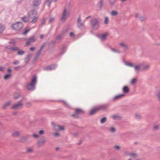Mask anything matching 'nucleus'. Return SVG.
Here are the masks:
<instances>
[{
    "label": "nucleus",
    "mask_w": 160,
    "mask_h": 160,
    "mask_svg": "<svg viewBox=\"0 0 160 160\" xmlns=\"http://www.w3.org/2000/svg\"><path fill=\"white\" fill-rule=\"evenodd\" d=\"M125 154L126 155H129L132 158H135L137 156V154L136 153H129L128 152H125Z\"/></svg>",
    "instance_id": "nucleus-12"
},
{
    "label": "nucleus",
    "mask_w": 160,
    "mask_h": 160,
    "mask_svg": "<svg viewBox=\"0 0 160 160\" xmlns=\"http://www.w3.org/2000/svg\"><path fill=\"white\" fill-rule=\"evenodd\" d=\"M45 133L43 129L40 130L38 132V134L40 135H43Z\"/></svg>",
    "instance_id": "nucleus-36"
},
{
    "label": "nucleus",
    "mask_w": 160,
    "mask_h": 160,
    "mask_svg": "<svg viewBox=\"0 0 160 160\" xmlns=\"http://www.w3.org/2000/svg\"><path fill=\"white\" fill-rule=\"evenodd\" d=\"M22 19L23 22H28L29 21L28 18L26 16H24L22 18Z\"/></svg>",
    "instance_id": "nucleus-20"
},
{
    "label": "nucleus",
    "mask_w": 160,
    "mask_h": 160,
    "mask_svg": "<svg viewBox=\"0 0 160 160\" xmlns=\"http://www.w3.org/2000/svg\"><path fill=\"white\" fill-rule=\"evenodd\" d=\"M51 3V1L49 0H47L46 2V4L47 5V6L48 7H49Z\"/></svg>",
    "instance_id": "nucleus-44"
},
{
    "label": "nucleus",
    "mask_w": 160,
    "mask_h": 160,
    "mask_svg": "<svg viewBox=\"0 0 160 160\" xmlns=\"http://www.w3.org/2000/svg\"><path fill=\"white\" fill-rule=\"evenodd\" d=\"M9 49L11 50H12V51H18V47H11V48H10Z\"/></svg>",
    "instance_id": "nucleus-39"
},
{
    "label": "nucleus",
    "mask_w": 160,
    "mask_h": 160,
    "mask_svg": "<svg viewBox=\"0 0 160 160\" xmlns=\"http://www.w3.org/2000/svg\"><path fill=\"white\" fill-rule=\"evenodd\" d=\"M5 68L3 67H0V71H3L4 70Z\"/></svg>",
    "instance_id": "nucleus-56"
},
{
    "label": "nucleus",
    "mask_w": 160,
    "mask_h": 160,
    "mask_svg": "<svg viewBox=\"0 0 160 160\" xmlns=\"http://www.w3.org/2000/svg\"><path fill=\"white\" fill-rule=\"evenodd\" d=\"M146 19V17L144 16H140L138 18V20L141 22L144 21Z\"/></svg>",
    "instance_id": "nucleus-17"
},
{
    "label": "nucleus",
    "mask_w": 160,
    "mask_h": 160,
    "mask_svg": "<svg viewBox=\"0 0 160 160\" xmlns=\"http://www.w3.org/2000/svg\"><path fill=\"white\" fill-rule=\"evenodd\" d=\"M5 29L4 26L1 24L0 23V33H2Z\"/></svg>",
    "instance_id": "nucleus-23"
},
{
    "label": "nucleus",
    "mask_w": 160,
    "mask_h": 160,
    "mask_svg": "<svg viewBox=\"0 0 160 160\" xmlns=\"http://www.w3.org/2000/svg\"><path fill=\"white\" fill-rule=\"evenodd\" d=\"M78 25L79 27L82 26L83 25V23L81 22V19L80 17H79L78 19Z\"/></svg>",
    "instance_id": "nucleus-25"
},
{
    "label": "nucleus",
    "mask_w": 160,
    "mask_h": 160,
    "mask_svg": "<svg viewBox=\"0 0 160 160\" xmlns=\"http://www.w3.org/2000/svg\"><path fill=\"white\" fill-rule=\"evenodd\" d=\"M76 114H78L81 113H83V112L82 110L80 109L77 108L75 109Z\"/></svg>",
    "instance_id": "nucleus-31"
},
{
    "label": "nucleus",
    "mask_w": 160,
    "mask_h": 160,
    "mask_svg": "<svg viewBox=\"0 0 160 160\" xmlns=\"http://www.w3.org/2000/svg\"><path fill=\"white\" fill-rule=\"evenodd\" d=\"M72 116L74 117L78 118L77 116H76L75 114H72Z\"/></svg>",
    "instance_id": "nucleus-61"
},
{
    "label": "nucleus",
    "mask_w": 160,
    "mask_h": 160,
    "mask_svg": "<svg viewBox=\"0 0 160 160\" xmlns=\"http://www.w3.org/2000/svg\"><path fill=\"white\" fill-rule=\"evenodd\" d=\"M30 28H27L24 30V31L22 32V34L24 35H26L28 33V32L30 30Z\"/></svg>",
    "instance_id": "nucleus-30"
},
{
    "label": "nucleus",
    "mask_w": 160,
    "mask_h": 160,
    "mask_svg": "<svg viewBox=\"0 0 160 160\" xmlns=\"http://www.w3.org/2000/svg\"><path fill=\"white\" fill-rule=\"evenodd\" d=\"M98 19L97 18H93L91 21L92 25L94 28H95L98 25Z\"/></svg>",
    "instance_id": "nucleus-5"
},
{
    "label": "nucleus",
    "mask_w": 160,
    "mask_h": 160,
    "mask_svg": "<svg viewBox=\"0 0 160 160\" xmlns=\"http://www.w3.org/2000/svg\"><path fill=\"white\" fill-rule=\"evenodd\" d=\"M107 107L106 105H102V106H100V108H99V109H102V110H105V109H106Z\"/></svg>",
    "instance_id": "nucleus-42"
},
{
    "label": "nucleus",
    "mask_w": 160,
    "mask_h": 160,
    "mask_svg": "<svg viewBox=\"0 0 160 160\" xmlns=\"http://www.w3.org/2000/svg\"><path fill=\"white\" fill-rule=\"evenodd\" d=\"M33 18V19L31 21V22L32 23H34L36 22L38 18V17H35Z\"/></svg>",
    "instance_id": "nucleus-35"
},
{
    "label": "nucleus",
    "mask_w": 160,
    "mask_h": 160,
    "mask_svg": "<svg viewBox=\"0 0 160 160\" xmlns=\"http://www.w3.org/2000/svg\"><path fill=\"white\" fill-rule=\"evenodd\" d=\"M123 91L125 93H128L129 91V89L127 86H124L123 88Z\"/></svg>",
    "instance_id": "nucleus-22"
},
{
    "label": "nucleus",
    "mask_w": 160,
    "mask_h": 160,
    "mask_svg": "<svg viewBox=\"0 0 160 160\" xmlns=\"http://www.w3.org/2000/svg\"><path fill=\"white\" fill-rule=\"evenodd\" d=\"M137 80V78H134L131 80L130 81V83L131 84H134L136 82Z\"/></svg>",
    "instance_id": "nucleus-32"
},
{
    "label": "nucleus",
    "mask_w": 160,
    "mask_h": 160,
    "mask_svg": "<svg viewBox=\"0 0 160 160\" xmlns=\"http://www.w3.org/2000/svg\"><path fill=\"white\" fill-rule=\"evenodd\" d=\"M36 41V39L34 36L31 37L29 39V41H30V42H34Z\"/></svg>",
    "instance_id": "nucleus-37"
},
{
    "label": "nucleus",
    "mask_w": 160,
    "mask_h": 160,
    "mask_svg": "<svg viewBox=\"0 0 160 160\" xmlns=\"http://www.w3.org/2000/svg\"><path fill=\"white\" fill-rule=\"evenodd\" d=\"M113 118L114 119H115V118H121V117L119 116H118V115H114V116H113Z\"/></svg>",
    "instance_id": "nucleus-52"
},
{
    "label": "nucleus",
    "mask_w": 160,
    "mask_h": 160,
    "mask_svg": "<svg viewBox=\"0 0 160 160\" xmlns=\"http://www.w3.org/2000/svg\"><path fill=\"white\" fill-rule=\"evenodd\" d=\"M32 136L33 137H34L35 138H38L39 137V135H38L37 134H32Z\"/></svg>",
    "instance_id": "nucleus-49"
},
{
    "label": "nucleus",
    "mask_w": 160,
    "mask_h": 160,
    "mask_svg": "<svg viewBox=\"0 0 160 160\" xmlns=\"http://www.w3.org/2000/svg\"><path fill=\"white\" fill-rule=\"evenodd\" d=\"M20 132L17 131H14L12 134V136L13 137H18L20 136Z\"/></svg>",
    "instance_id": "nucleus-8"
},
{
    "label": "nucleus",
    "mask_w": 160,
    "mask_h": 160,
    "mask_svg": "<svg viewBox=\"0 0 160 160\" xmlns=\"http://www.w3.org/2000/svg\"><path fill=\"white\" fill-rule=\"evenodd\" d=\"M45 43L43 44L42 46H41V47L40 48V49H39V50L40 51H42L43 48L45 46Z\"/></svg>",
    "instance_id": "nucleus-48"
},
{
    "label": "nucleus",
    "mask_w": 160,
    "mask_h": 160,
    "mask_svg": "<svg viewBox=\"0 0 160 160\" xmlns=\"http://www.w3.org/2000/svg\"><path fill=\"white\" fill-rule=\"evenodd\" d=\"M37 12L35 10H32L31 11V13L29 15V16L31 18L37 17Z\"/></svg>",
    "instance_id": "nucleus-7"
},
{
    "label": "nucleus",
    "mask_w": 160,
    "mask_h": 160,
    "mask_svg": "<svg viewBox=\"0 0 160 160\" xmlns=\"http://www.w3.org/2000/svg\"><path fill=\"white\" fill-rule=\"evenodd\" d=\"M103 4V0H101L100 2V7H102Z\"/></svg>",
    "instance_id": "nucleus-54"
},
{
    "label": "nucleus",
    "mask_w": 160,
    "mask_h": 160,
    "mask_svg": "<svg viewBox=\"0 0 160 160\" xmlns=\"http://www.w3.org/2000/svg\"><path fill=\"white\" fill-rule=\"evenodd\" d=\"M54 20V18L53 17H50L49 19V22L51 23Z\"/></svg>",
    "instance_id": "nucleus-50"
},
{
    "label": "nucleus",
    "mask_w": 160,
    "mask_h": 160,
    "mask_svg": "<svg viewBox=\"0 0 160 160\" xmlns=\"http://www.w3.org/2000/svg\"><path fill=\"white\" fill-rule=\"evenodd\" d=\"M30 43H31L30 41H29L26 42V45H29L30 44Z\"/></svg>",
    "instance_id": "nucleus-57"
},
{
    "label": "nucleus",
    "mask_w": 160,
    "mask_h": 160,
    "mask_svg": "<svg viewBox=\"0 0 160 160\" xmlns=\"http://www.w3.org/2000/svg\"><path fill=\"white\" fill-rule=\"evenodd\" d=\"M111 15L112 16H116L118 15V13L117 10H112L110 13Z\"/></svg>",
    "instance_id": "nucleus-11"
},
{
    "label": "nucleus",
    "mask_w": 160,
    "mask_h": 160,
    "mask_svg": "<svg viewBox=\"0 0 160 160\" xmlns=\"http://www.w3.org/2000/svg\"><path fill=\"white\" fill-rule=\"evenodd\" d=\"M149 68V65L148 64L145 65L143 68V70H145L148 69Z\"/></svg>",
    "instance_id": "nucleus-41"
},
{
    "label": "nucleus",
    "mask_w": 160,
    "mask_h": 160,
    "mask_svg": "<svg viewBox=\"0 0 160 160\" xmlns=\"http://www.w3.org/2000/svg\"><path fill=\"white\" fill-rule=\"evenodd\" d=\"M134 17L137 18L138 19L139 18V17H140V14L138 13H135L134 15Z\"/></svg>",
    "instance_id": "nucleus-43"
},
{
    "label": "nucleus",
    "mask_w": 160,
    "mask_h": 160,
    "mask_svg": "<svg viewBox=\"0 0 160 160\" xmlns=\"http://www.w3.org/2000/svg\"><path fill=\"white\" fill-rule=\"evenodd\" d=\"M155 95L158 101L160 103V91H157Z\"/></svg>",
    "instance_id": "nucleus-13"
},
{
    "label": "nucleus",
    "mask_w": 160,
    "mask_h": 160,
    "mask_svg": "<svg viewBox=\"0 0 160 160\" xmlns=\"http://www.w3.org/2000/svg\"><path fill=\"white\" fill-rule=\"evenodd\" d=\"M108 35V34L107 33L104 34L100 37V38L102 40H104L106 39V38Z\"/></svg>",
    "instance_id": "nucleus-14"
},
{
    "label": "nucleus",
    "mask_w": 160,
    "mask_h": 160,
    "mask_svg": "<svg viewBox=\"0 0 160 160\" xmlns=\"http://www.w3.org/2000/svg\"><path fill=\"white\" fill-rule=\"evenodd\" d=\"M74 34L73 32H71L70 34V35L71 37H73L74 36Z\"/></svg>",
    "instance_id": "nucleus-58"
},
{
    "label": "nucleus",
    "mask_w": 160,
    "mask_h": 160,
    "mask_svg": "<svg viewBox=\"0 0 160 160\" xmlns=\"http://www.w3.org/2000/svg\"><path fill=\"white\" fill-rule=\"evenodd\" d=\"M37 78L36 75L33 76L30 82L27 85V88L29 90H32L35 88L37 82Z\"/></svg>",
    "instance_id": "nucleus-1"
},
{
    "label": "nucleus",
    "mask_w": 160,
    "mask_h": 160,
    "mask_svg": "<svg viewBox=\"0 0 160 160\" xmlns=\"http://www.w3.org/2000/svg\"><path fill=\"white\" fill-rule=\"evenodd\" d=\"M109 22V19L108 17H105L104 20V23L105 25L108 24Z\"/></svg>",
    "instance_id": "nucleus-34"
},
{
    "label": "nucleus",
    "mask_w": 160,
    "mask_h": 160,
    "mask_svg": "<svg viewBox=\"0 0 160 160\" xmlns=\"http://www.w3.org/2000/svg\"><path fill=\"white\" fill-rule=\"evenodd\" d=\"M119 45L123 47H124L126 49H128V46L124 44V43L122 42L120 43L119 44Z\"/></svg>",
    "instance_id": "nucleus-18"
},
{
    "label": "nucleus",
    "mask_w": 160,
    "mask_h": 160,
    "mask_svg": "<svg viewBox=\"0 0 160 160\" xmlns=\"http://www.w3.org/2000/svg\"><path fill=\"white\" fill-rule=\"evenodd\" d=\"M114 148L117 150H119L120 149V147L118 145L115 146H114Z\"/></svg>",
    "instance_id": "nucleus-45"
},
{
    "label": "nucleus",
    "mask_w": 160,
    "mask_h": 160,
    "mask_svg": "<svg viewBox=\"0 0 160 160\" xmlns=\"http://www.w3.org/2000/svg\"><path fill=\"white\" fill-rule=\"evenodd\" d=\"M39 4V1L37 0H35L33 2V5L35 7L38 6Z\"/></svg>",
    "instance_id": "nucleus-28"
},
{
    "label": "nucleus",
    "mask_w": 160,
    "mask_h": 160,
    "mask_svg": "<svg viewBox=\"0 0 160 160\" xmlns=\"http://www.w3.org/2000/svg\"><path fill=\"white\" fill-rule=\"evenodd\" d=\"M70 13L68 11H67V9L65 8L63 10V13L62 14V17L61 18V21L62 22H64L66 19L67 14H69Z\"/></svg>",
    "instance_id": "nucleus-3"
},
{
    "label": "nucleus",
    "mask_w": 160,
    "mask_h": 160,
    "mask_svg": "<svg viewBox=\"0 0 160 160\" xmlns=\"http://www.w3.org/2000/svg\"><path fill=\"white\" fill-rule=\"evenodd\" d=\"M11 104V102L10 101H8L6 102L3 106V108L5 109H6V107L9 106Z\"/></svg>",
    "instance_id": "nucleus-19"
},
{
    "label": "nucleus",
    "mask_w": 160,
    "mask_h": 160,
    "mask_svg": "<svg viewBox=\"0 0 160 160\" xmlns=\"http://www.w3.org/2000/svg\"><path fill=\"white\" fill-rule=\"evenodd\" d=\"M106 120V118L105 117H103L100 120V122L101 123H103L105 122Z\"/></svg>",
    "instance_id": "nucleus-40"
},
{
    "label": "nucleus",
    "mask_w": 160,
    "mask_h": 160,
    "mask_svg": "<svg viewBox=\"0 0 160 160\" xmlns=\"http://www.w3.org/2000/svg\"><path fill=\"white\" fill-rule=\"evenodd\" d=\"M54 127L55 131H57L58 130L60 131H63L65 129L64 126L56 124L54 125Z\"/></svg>",
    "instance_id": "nucleus-6"
},
{
    "label": "nucleus",
    "mask_w": 160,
    "mask_h": 160,
    "mask_svg": "<svg viewBox=\"0 0 160 160\" xmlns=\"http://www.w3.org/2000/svg\"><path fill=\"white\" fill-rule=\"evenodd\" d=\"M133 67H134L135 71L136 72H138L141 70V65L140 64L138 65L134 66Z\"/></svg>",
    "instance_id": "nucleus-10"
},
{
    "label": "nucleus",
    "mask_w": 160,
    "mask_h": 160,
    "mask_svg": "<svg viewBox=\"0 0 160 160\" xmlns=\"http://www.w3.org/2000/svg\"><path fill=\"white\" fill-rule=\"evenodd\" d=\"M60 135V133L59 132H57L54 133V135L55 137H58Z\"/></svg>",
    "instance_id": "nucleus-46"
},
{
    "label": "nucleus",
    "mask_w": 160,
    "mask_h": 160,
    "mask_svg": "<svg viewBox=\"0 0 160 160\" xmlns=\"http://www.w3.org/2000/svg\"><path fill=\"white\" fill-rule=\"evenodd\" d=\"M45 141H46V140L45 139H43L42 141V143H45Z\"/></svg>",
    "instance_id": "nucleus-63"
},
{
    "label": "nucleus",
    "mask_w": 160,
    "mask_h": 160,
    "mask_svg": "<svg viewBox=\"0 0 160 160\" xmlns=\"http://www.w3.org/2000/svg\"><path fill=\"white\" fill-rule=\"evenodd\" d=\"M116 2V0H109V2L110 5H113Z\"/></svg>",
    "instance_id": "nucleus-38"
},
{
    "label": "nucleus",
    "mask_w": 160,
    "mask_h": 160,
    "mask_svg": "<svg viewBox=\"0 0 160 160\" xmlns=\"http://www.w3.org/2000/svg\"><path fill=\"white\" fill-rule=\"evenodd\" d=\"M124 96V94H121L115 96L113 98L114 100H116L120 99L121 97Z\"/></svg>",
    "instance_id": "nucleus-15"
},
{
    "label": "nucleus",
    "mask_w": 160,
    "mask_h": 160,
    "mask_svg": "<svg viewBox=\"0 0 160 160\" xmlns=\"http://www.w3.org/2000/svg\"><path fill=\"white\" fill-rule=\"evenodd\" d=\"M27 138L26 137H22L20 140V141L22 142H26L27 140Z\"/></svg>",
    "instance_id": "nucleus-27"
},
{
    "label": "nucleus",
    "mask_w": 160,
    "mask_h": 160,
    "mask_svg": "<svg viewBox=\"0 0 160 160\" xmlns=\"http://www.w3.org/2000/svg\"><path fill=\"white\" fill-rule=\"evenodd\" d=\"M110 130L111 132H114L115 131V129L113 127H111L110 129Z\"/></svg>",
    "instance_id": "nucleus-47"
},
{
    "label": "nucleus",
    "mask_w": 160,
    "mask_h": 160,
    "mask_svg": "<svg viewBox=\"0 0 160 160\" xmlns=\"http://www.w3.org/2000/svg\"><path fill=\"white\" fill-rule=\"evenodd\" d=\"M22 103L21 102H18V103L12 106L11 108L13 109H17L22 107Z\"/></svg>",
    "instance_id": "nucleus-4"
},
{
    "label": "nucleus",
    "mask_w": 160,
    "mask_h": 160,
    "mask_svg": "<svg viewBox=\"0 0 160 160\" xmlns=\"http://www.w3.org/2000/svg\"><path fill=\"white\" fill-rule=\"evenodd\" d=\"M19 62L18 61H16L13 62V64H17L19 63Z\"/></svg>",
    "instance_id": "nucleus-59"
},
{
    "label": "nucleus",
    "mask_w": 160,
    "mask_h": 160,
    "mask_svg": "<svg viewBox=\"0 0 160 160\" xmlns=\"http://www.w3.org/2000/svg\"><path fill=\"white\" fill-rule=\"evenodd\" d=\"M125 64L128 66L133 67L134 66L133 63L130 62H125Z\"/></svg>",
    "instance_id": "nucleus-26"
},
{
    "label": "nucleus",
    "mask_w": 160,
    "mask_h": 160,
    "mask_svg": "<svg viewBox=\"0 0 160 160\" xmlns=\"http://www.w3.org/2000/svg\"><path fill=\"white\" fill-rule=\"evenodd\" d=\"M20 68L19 66H18L17 67H16L15 68V69H18V68Z\"/></svg>",
    "instance_id": "nucleus-64"
},
{
    "label": "nucleus",
    "mask_w": 160,
    "mask_h": 160,
    "mask_svg": "<svg viewBox=\"0 0 160 160\" xmlns=\"http://www.w3.org/2000/svg\"><path fill=\"white\" fill-rule=\"evenodd\" d=\"M30 50L31 51L33 52L35 50V48L34 47H32L30 48Z\"/></svg>",
    "instance_id": "nucleus-53"
},
{
    "label": "nucleus",
    "mask_w": 160,
    "mask_h": 160,
    "mask_svg": "<svg viewBox=\"0 0 160 160\" xmlns=\"http://www.w3.org/2000/svg\"><path fill=\"white\" fill-rule=\"evenodd\" d=\"M159 129V126L157 125H155L152 128V130L156 131Z\"/></svg>",
    "instance_id": "nucleus-33"
},
{
    "label": "nucleus",
    "mask_w": 160,
    "mask_h": 160,
    "mask_svg": "<svg viewBox=\"0 0 160 160\" xmlns=\"http://www.w3.org/2000/svg\"><path fill=\"white\" fill-rule=\"evenodd\" d=\"M25 53V51L22 50H19L17 51V53L19 55H22Z\"/></svg>",
    "instance_id": "nucleus-24"
},
{
    "label": "nucleus",
    "mask_w": 160,
    "mask_h": 160,
    "mask_svg": "<svg viewBox=\"0 0 160 160\" xmlns=\"http://www.w3.org/2000/svg\"><path fill=\"white\" fill-rule=\"evenodd\" d=\"M99 110V108H93L89 112V115H92L95 113L97 111Z\"/></svg>",
    "instance_id": "nucleus-9"
},
{
    "label": "nucleus",
    "mask_w": 160,
    "mask_h": 160,
    "mask_svg": "<svg viewBox=\"0 0 160 160\" xmlns=\"http://www.w3.org/2000/svg\"><path fill=\"white\" fill-rule=\"evenodd\" d=\"M8 74H11V69L10 68H8Z\"/></svg>",
    "instance_id": "nucleus-55"
},
{
    "label": "nucleus",
    "mask_w": 160,
    "mask_h": 160,
    "mask_svg": "<svg viewBox=\"0 0 160 160\" xmlns=\"http://www.w3.org/2000/svg\"><path fill=\"white\" fill-rule=\"evenodd\" d=\"M33 151V149L31 148H28L27 150V151L28 152H30Z\"/></svg>",
    "instance_id": "nucleus-51"
},
{
    "label": "nucleus",
    "mask_w": 160,
    "mask_h": 160,
    "mask_svg": "<svg viewBox=\"0 0 160 160\" xmlns=\"http://www.w3.org/2000/svg\"><path fill=\"white\" fill-rule=\"evenodd\" d=\"M42 51L38 50L37 52L36 55L35 57V59H37L40 56Z\"/></svg>",
    "instance_id": "nucleus-29"
},
{
    "label": "nucleus",
    "mask_w": 160,
    "mask_h": 160,
    "mask_svg": "<svg viewBox=\"0 0 160 160\" xmlns=\"http://www.w3.org/2000/svg\"><path fill=\"white\" fill-rule=\"evenodd\" d=\"M23 27V24L21 22H18L12 24L11 25L12 29L17 31H19Z\"/></svg>",
    "instance_id": "nucleus-2"
},
{
    "label": "nucleus",
    "mask_w": 160,
    "mask_h": 160,
    "mask_svg": "<svg viewBox=\"0 0 160 160\" xmlns=\"http://www.w3.org/2000/svg\"><path fill=\"white\" fill-rule=\"evenodd\" d=\"M44 37V35L42 34H41L40 36V38L41 39H42Z\"/></svg>",
    "instance_id": "nucleus-62"
},
{
    "label": "nucleus",
    "mask_w": 160,
    "mask_h": 160,
    "mask_svg": "<svg viewBox=\"0 0 160 160\" xmlns=\"http://www.w3.org/2000/svg\"><path fill=\"white\" fill-rule=\"evenodd\" d=\"M31 57V55H28L24 59V61L26 63H27L30 60V58Z\"/></svg>",
    "instance_id": "nucleus-16"
},
{
    "label": "nucleus",
    "mask_w": 160,
    "mask_h": 160,
    "mask_svg": "<svg viewBox=\"0 0 160 160\" xmlns=\"http://www.w3.org/2000/svg\"><path fill=\"white\" fill-rule=\"evenodd\" d=\"M20 96V95H18L17 96H15L14 97V98H15V99H18V98H19V97Z\"/></svg>",
    "instance_id": "nucleus-60"
},
{
    "label": "nucleus",
    "mask_w": 160,
    "mask_h": 160,
    "mask_svg": "<svg viewBox=\"0 0 160 160\" xmlns=\"http://www.w3.org/2000/svg\"><path fill=\"white\" fill-rule=\"evenodd\" d=\"M11 75L12 74H9L8 73L7 74H6L3 77L4 79L5 80L8 79L11 77Z\"/></svg>",
    "instance_id": "nucleus-21"
}]
</instances>
